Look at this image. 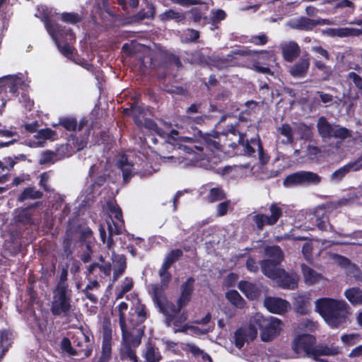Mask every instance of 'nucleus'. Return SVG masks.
<instances>
[{
    "mask_svg": "<svg viewBox=\"0 0 362 362\" xmlns=\"http://www.w3.org/2000/svg\"><path fill=\"white\" fill-rule=\"evenodd\" d=\"M212 24L215 25L226 17V12L222 9H212L211 11Z\"/></svg>",
    "mask_w": 362,
    "mask_h": 362,
    "instance_id": "nucleus-52",
    "label": "nucleus"
},
{
    "mask_svg": "<svg viewBox=\"0 0 362 362\" xmlns=\"http://www.w3.org/2000/svg\"><path fill=\"white\" fill-rule=\"evenodd\" d=\"M283 324L276 317L265 318L262 314L256 313L252 316L250 324L236 330L234 335L235 344L241 349L245 342L254 340L257 330H261V338L264 341H269L280 334Z\"/></svg>",
    "mask_w": 362,
    "mask_h": 362,
    "instance_id": "nucleus-1",
    "label": "nucleus"
},
{
    "mask_svg": "<svg viewBox=\"0 0 362 362\" xmlns=\"http://www.w3.org/2000/svg\"><path fill=\"white\" fill-rule=\"evenodd\" d=\"M274 280L281 288L293 290L298 286V278L296 274L288 273L284 269Z\"/></svg>",
    "mask_w": 362,
    "mask_h": 362,
    "instance_id": "nucleus-26",
    "label": "nucleus"
},
{
    "mask_svg": "<svg viewBox=\"0 0 362 362\" xmlns=\"http://www.w3.org/2000/svg\"><path fill=\"white\" fill-rule=\"evenodd\" d=\"M92 231L90 229H86L81 233V240L86 243V250L84 251L80 258L84 262L87 263L91 259L92 249L90 245V239L92 238Z\"/></svg>",
    "mask_w": 362,
    "mask_h": 362,
    "instance_id": "nucleus-32",
    "label": "nucleus"
},
{
    "mask_svg": "<svg viewBox=\"0 0 362 362\" xmlns=\"http://www.w3.org/2000/svg\"><path fill=\"white\" fill-rule=\"evenodd\" d=\"M50 178V173L49 172L43 173L40 175V185L45 190L50 191L51 189L48 186L47 182Z\"/></svg>",
    "mask_w": 362,
    "mask_h": 362,
    "instance_id": "nucleus-62",
    "label": "nucleus"
},
{
    "mask_svg": "<svg viewBox=\"0 0 362 362\" xmlns=\"http://www.w3.org/2000/svg\"><path fill=\"white\" fill-rule=\"evenodd\" d=\"M361 337L358 334H344L341 337V341L348 346L354 345L358 343Z\"/></svg>",
    "mask_w": 362,
    "mask_h": 362,
    "instance_id": "nucleus-53",
    "label": "nucleus"
},
{
    "mask_svg": "<svg viewBox=\"0 0 362 362\" xmlns=\"http://www.w3.org/2000/svg\"><path fill=\"white\" fill-rule=\"evenodd\" d=\"M230 208H231V202L229 200L219 203L216 206L217 216H225L227 214L228 211Z\"/></svg>",
    "mask_w": 362,
    "mask_h": 362,
    "instance_id": "nucleus-56",
    "label": "nucleus"
},
{
    "mask_svg": "<svg viewBox=\"0 0 362 362\" xmlns=\"http://www.w3.org/2000/svg\"><path fill=\"white\" fill-rule=\"evenodd\" d=\"M208 119V117L205 115H194V116H188V117H183V122L191 124H202L205 122V120Z\"/></svg>",
    "mask_w": 362,
    "mask_h": 362,
    "instance_id": "nucleus-50",
    "label": "nucleus"
},
{
    "mask_svg": "<svg viewBox=\"0 0 362 362\" xmlns=\"http://www.w3.org/2000/svg\"><path fill=\"white\" fill-rule=\"evenodd\" d=\"M322 177L312 171L300 170L288 175L284 185L286 187H308L318 185L322 182Z\"/></svg>",
    "mask_w": 362,
    "mask_h": 362,
    "instance_id": "nucleus-11",
    "label": "nucleus"
},
{
    "mask_svg": "<svg viewBox=\"0 0 362 362\" xmlns=\"http://www.w3.org/2000/svg\"><path fill=\"white\" fill-rule=\"evenodd\" d=\"M277 131L282 136H285V139H283L281 143L284 144H291L293 143V132L288 124H283L281 127L277 128Z\"/></svg>",
    "mask_w": 362,
    "mask_h": 362,
    "instance_id": "nucleus-39",
    "label": "nucleus"
},
{
    "mask_svg": "<svg viewBox=\"0 0 362 362\" xmlns=\"http://www.w3.org/2000/svg\"><path fill=\"white\" fill-rule=\"evenodd\" d=\"M42 21L60 52L66 57L70 56L72 54V47L69 43L75 40V35L72 30L69 28L53 23L46 13H44Z\"/></svg>",
    "mask_w": 362,
    "mask_h": 362,
    "instance_id": "nucleus-6",
    "label": "nucleus"
},
{
    "mask_svg": "<svg viewBox=\"0 0 362 362\" xmlns=\"http://www.w3.org/2000/svg\"><path fill=\"white\" fill-rule=\"evenodd\" d=\"M340 353V348L332 344L328 345L325 344L315 345L313 352L312 358L318 362H327V360L320 358V356H334Z\"/></svg>",
    "mask_w": 362,
    "mask_h": 362,
    "instance_id": "nucleus-22",
    "label": "nucleus"
},
{
    "mask_svg": "<svg viewBox=\"0 0 362 362\" xmlns=\"http://www.w3.org/2000/svg\"><path fill=\"white\" fill-rule=\"evenodd\" d=\"M280 263L269 260H262L260 262V266L262 273L267 277L275 279L284 269L278 267Z\"/></svg>",
    "mask_w": 362,
    "mask_h": 362,
    "instance_id": "nucleus-30",
    "label": "nucleus"
},
{
    "mask_svg": "<svg viewBox=\"0 0 362 362\" xmlns=\"http://www.w3.org/2000/svg\"><path fill=\"white\" fill-rule=\"evenodd\" d=\"M264 305L269 312L276 314L286 312L290 307L288 301L275 297H267L264 299Z\"/></svg>",
    "mask_w": 362,
    "mask_h": 362,
    "instance_id": "nucleus-23",
    "label": "nucleus"
},
{
    "mask_svg": "<svg viewBox=\"0 0 362 362\" xmlns=\"http://www.w3.org/2000/svg\"><path fill=\"white\" fill-rule=\"evenodd\" d=\"M249 42L255 45H264L268 42V37L265 34L252 35L250 37Z\"/></svg>",
    "mask_w": 362,
    "mask_h": 362,
    "instance_id": "nucleus-58",
    "label": "nucleus"
},
{
    "mask_svg": "<svg viewBox=\"0 0 362 362\" xmlns=\"http://www.w3.org/2000/svg\"><path fill=\"white\" fill-rule=\"evenodd\" d=\"M67 271L64 269L60 274L59 281L55 291H59L62 287H63V291H69L68 285L66 282L67 279Z\"/></svg>",
    "mask_w": 362,
    "mask_h": 362,
    "instance_id": "nucleus-60",
    "label": "nucleus"
},
{
    "mask_svg": "<svg viewBox=\"0 0 362 362\" xmlns=\"http://www.w3.org/2000/svg\"><path fill=\"white\" fill-rule=\"evenodd\" d=\"M71 303L69 291H63V287L59 291L54 290L51 306L52 313L54 315L69 317L71 313L74 311V306Z\"/></svg>",
    "mask_w": 362,
    "mask_h": 362,
    "instance_id": "nucleus-10",
    "label": "nucleus"
},
{
    "mask_svg": "<svg viewBox=\"0 0 362 362\" xmlns=\"http://www.w3.org/2000/svg\"><path fill=\"white\" fill-rule=\"evenodd\" d=\"M316 127L319 136L324 142H327L332 139L343 141L351 136V130L339 124H331L324 116L318 118Z\"/></svg>",
    "mask_w": 362,
    "mask_h": 362,
    "instance_id": "nucleus-8",
    "label": "nucleus"
},
{
    "mask_svg": "<svg viewBox=\"0 0 362 362\" xmlns=\"http://www.w3.org/2000/svg\"><path fill=\"white\" fill-rule=\"evenodd\" d=\"M185 350L192 353L194 356H202L203 360H209L211 361V357L200 349L197 346L192 343L185 344Z\"/></svg>",
    "mask_w": 362,
    "mask_h": 362,
    "instance_id": "nucleus-48",
    "label": "nucleus"
},
{
    "mask_svg": "<svg viewBox=\"0 0 362 362\" xmlns=\"http://www.w3.org/2000/svg\"><path fill=\"white\" fill-rule=\"evenodd\" d=\"M105 180H106V178H105V175L98 176L97 177V180H95L92 185H90L89 187H87L86 192L88 194H95V189L102 186L105 183Z\"/></svg>",
    "mask_w": 362,
    "mask_h": 362,
    "instance_id": "nucleus-55",
    "label": "nucleus"
},
{
    "mask_svg": "<svg viewBox=\"0 0 362 362\" xmlns=\"http://www.w3.org/2000/svg\"><path fill=\"white\" fill-rule=\"evenodd\" d=\"M301 269L303 275L305 279V282L307 284L312 285L320 281L322 278L320 274L317 273L313 269L309 267L305 264H301Z\"/></svg>",
    "mask_w": 362,
    "mask_h": 362,
    "instance_id": "nucleus-35",
    "label": "nucleus"
},
{
    "mask_svg": "<svg viewBox=\"0 0 362 362\" xmlns=\"http://www.w3.org/2000/svg\"><path fill=\"white\" fill-rule=\"evenodd\" d=\"M14 221L18 226H37L41 221V212L34 208V205L18 209L14 211Z\"/></svg>",
    "mask_w": 362,
    "mask_h": 362,
    "instance_id": "nucleus-14",
    "label": "nucleus"
},
{
    "mask_svg": "<svg viewBox=\"0 0 362 362\" xmlns=\"http://www.w3.org/2000/svg\"><path fill=\"white\" fill-rule=\"evenodd\" d=\"M226 297L233 305L238 308H242L245 305V300L235 290L227 292Z\"/></svg>",
    "mask_w": 362,
    "mask_h": 362,
    "instance_id": "nucleus-42",
    "label": "nucleus"
},
{
    "mask_svg": "<svg viewBox=\"0 0 362 362\" xmlns=\"http://www.w3.org/2000/svg\"><path fill=\"white\" fill-rule=\"evenodd\" d=\"M194 279L189 277L180 287L181 293L177 300L180 308L185 307L191 300L192 293L194 289Z\"/></svg>",
    "mask_w": 362,
    "mask_h": 362,
    "instance_id": "nucleus-24",
    "label": "nucleus"
},
{
    "mask_svg": "<svg viewBox=\"0 0 362 362\" xmlns=\"http://www.w3.org/2000/svg\"><path fill=\"white\" fill-rule=\"evenodd\" d=\"M110 250L112 252L111 259L113 264L112 281H115L124 274L127 268V261L124 255H117L114 249Z\"/></svg>",
    "mask_w": 362,
    "mask_h": 362,
    "instance_id": "nucleus-25",
    "label": "nucleus"
},
{
    "mask_svg": "<svg viewBox=\"0 0 362 362\" xmlns=\"http://www.w3.org/2000/svg\"><path fill=\"white\" fill-rule=\"evenodd\" d=\"M10 344L9 333L7 331L0 332V359L7 351Z\"/></svg>",
    "mask_w": 362,
    "mask_h": 362,
    "instance_id": "nucleus-46",
    "label": "nucleus"
},
{
    "mask_svg": "<svg viewBox=\"0 0 362 362\" xmlns=\"http://www.w3.org/2000/svg\"><path fill=\"white\" fill-rule=\"evenodd\" d=\"M349 305L344 300L322 298L315 301V310L332 328L344 327L349 321Z\"/></svg>",
    "mask_w": 362,
    "mask_h": 362,
    "instance_id": "nucleus-3",
    "label": "nucleus"
},
{
    "mask_svg": "<svg viewBox=\"0 0 362 362\" xmlns=\"http://www.w3.org/2000/svg\"><path fill=\"white\" fill-rule=\"evenodd\" d=\"M153 299L155 303L159 308L160 312L165 316V324L170 327V320L176 313H180L183 308L174 305L172 302L167 300L163 296L161 289L157 285L151 286Z\"/></svg>",
    "mask_w": 362,
    "mask_h": 362,
    "instance_id": "nucleus-9",
    "label": "nucleus"
},
{
    "mask_svg": "<svg viewBox=\"0 0 362 362\" xmlns=\"http://www.w3.org/2000/svg\"><path fill=\"white\" fill-rule=\"evenodd\" d=\"M110 217L111 221H107L108 237L106 238V231L103 226L99 228L100 237L102 242L106 244L108 250L115 246L114 235H120L125 230L124 221L122 218L121 209L117 204H110Z\"/></svg>",
    "mask_w": 362,
    "mask_h": 362,
    "instance_id": "nucleus-7",
    "label": "nucleus"
},
{
    "mask_svg": "<svg viewBox=\"0 0 362 362\" xmlns=\"http://www.w3.org/2000/svg\"><path fill=\"white\" fill-rule=\"evenodd\" d=\"M226 197L224 191L220 187H214L210 189L206 199L209 202L213 203L221 201Z\"/></svg>",
    "mask_w": 362,
    "mask_h": 362,
    "instance_id": "nucleus-44",
    "label": "nucleus"
},
{
    "mask_svg": "<svg viewBox=\"0 0 362 362\" xmlns=\"http://www.w3.org/2000/svg\"><path fill=\"white\" fill-rule=\"evenodd\" d=\"M24 84L17 75H8L0 78V93L4 89L8 88L11 93H16L18 86Z\"/></svg>",
    "mask_w": 362,
    "mask_h": 362,
    "instance_id": "nucleus-29",
    "label": "nucleus"
},
{
    "mask_svg": "<svg viewBox=\"0 0 362 362\" xmlns=\"http://www.w3.org/2000/svg\"><path fill=\"white\" fill-rule=\"evenodd\" d=\"M42 196L43 193L41 191L37 190L34 186H30L22 191L18 196L17 200L19 202H23L25 200L40 199Z\"/></svg>",
    "mask_w": 362,
    "mask_h": 362,
    "instance_id": "nucleus-33",
    "label": "nucleus"
},
{
    "mask_svg": "<svg viewBox=\"0 0 362 362\" xmlns=\"http://www.w3.org/2000/svg\"><path fill=\"white\" fill-rule=\"evenodd\" d=\"M128 305L125 302H121L118 305L119 324L122 334V347L120 351L122 359H129L132 362H137L135 349L141 344L143 337V331L141 327L130 332L132 326L127 325L124 312L127 310Z\"/></svg>",
    "mask_w": 362,
    "mask_h": 362,
    "instance_id": "nucleus-4",
    "label": "nucleus"
},
{
    "mask_svg": "<svg viewBox=\"0 0 362 362\" xmlns=\"http://www.w3.org/2000/svg\"><path fill=\"white\" fill-rule=\"evenodd\" d=\"M144 126L155 132L157 134L165 136V134L169 136V138L177 142L179 148L183 149L186 153L191 154L196 149L199 152L206 155L205 151L214 152L220 148V143L218 138L212 134H202L200 131L199 140L195 141L193 138L188 136H179L177 131L172 129L169 134H166L163 129L158 127V125L151 119H145Z\"/></svg>",
    "mask_w": 362,
    "mask_h": 362,
    "instance_id": "nucleus-2",
    "label": "nucleus"
},
{
    "mask_svg": "<svg viewBox=\"0 0 362 362\" xmlns=\"http://www.w3.org/2000/svg\"><path fill=\"white\" fill-rule=\"evenodd\" d=\"M362 156L356 160L349 162V163L339 168L333 172L329 176V182L333 184L339 183L346 175L350 172L358 171L362 169Z\"/></svg>",
    "mask_w": 362,
    "mask_h": 362,
    "instance_id": "nucleus-16",
    "label": "nucleus"
},
{
    "mask_svg": "<svg viewBox=\"0 0 362 362\" xmlns=\"http://www.w3.org/2000/svg\"><path fill=\"white\" fill-rule=\"evenodd\" d=\"M59 124L68 131H74L77 127V121L74 117H65L60 119Z\"/></svg>",
    "mask_w": 362,
    "mask_h": 362,
    "instance_id": "nucleus-49",
    "label": "nucleus"
},
{
    "mask_svg": "<svg viewBox=\"0 0 362 362\" xmlns=\"http://www.w3.org/2000/svg\"><path fill=\"white\" fill-rule=\"evenodd\" d=\"M187 316L183 313H176L173 320H170V326L173 325L175 327V332H185L187 333L188 330L192 331V333L196 334H205L211 331V328H205V329H199L195 326H189L187 325H185L181 326V325L186 321Z\"/></svg>",
    "mask_w": 362,
    "mask_h": 362,
    "instance_id": "nucleus-15",
    "label": "nucleus"
},
{
    "mask_svg": "<svg viewBox=\"0 0 362 362\" xmlns=\"http://www.w3.org/2000/svg\"><path fill=\"white\" fill-rule=\"evenodd\" d=\"M265 255L269 257L267 260L281 263L284 259L283 252L279 246H269L265 248Z\"/></svg>",
    "mask_w": 362,
    "mask_h": 362,
    "instance_id": "nucleus-38",
    "label": "nucleus"
},
{
    "mask_svg": "<svg viewBox=\"0 0 362 362\" xmlns=\"http://www.w3.org/2000/svg\"><path fill=\"white\" fill-rule=\"evenodd\" d=\"M327 19L314 20L306 17H300L288 22L287 25L292 29L300 30H311L317 25H329Z\"/></svg>",
    "mask_w": 362,
    "mask_h": 362,
    "instance_id": "nucleus-19",
    "label": "nucleus"
},
{
    "mask_svg": "<svg viewBox=\"0 0 362 362\" xmlns=\"http://www.w3.org/2000/svg\"><path fill=\"white\" fill-rule=\"evenodd\" d=\"M182 255V251L181 250H173L165 257L164 262L171 267Z\"/></svg>",
    "mask_w": 362,
    "mask_h": 362,
    "instance_id": "nucleus-54",
    "label": "nucleus"
},
{
    "mask_svg": "<svg viewBox=\"0 0 362 362\" xmlns=\"http://www.w3.org/2000/svg\"><path fill=\"white\" fill-rule=\"evenodd\" d=\"M160 18L163 21L175 20L176 22H180L185 19V15L182 11L169 9L160 14Z\"/></svg>",
    "mask_w": 362,
    "mask_h": 362,
    "instance_id": "nucleus-41",
    "label": "nucleus"
},
{
    "mask_svg": "<svg viewBox=\"0 0 362 362\" xmlns=\"http://www.w3.org/2000/svg\"><path fill=\"white\" fill-rule=\"evenodd\" d=\"M74 346L76 356L82 358L89 356L93 350L92 342L89 337L82 332L75 336Z\"/></svg>",
    "mask_w": 362,
    "mask_h": 362,
    "instance_id": "nucleus-17",
    "label": "nucleus"
},
{
    "mask_svg": "<svg viewBox=\"0 0 362 362\" xmlns=\"http://www.w3.org/2000/svg\"><path fill=\"white\" fill-rule=\"evenodd\" d=\"M102 354L99 362H107L111 356L112 329L110 322L103 325Z\"/></svg>",
    "mask_w": 362,
    "mask_h": 362,
    "instance_id": "nucleus-18",
    "label": "nucleus"
},
{
    "mask_svg": "<svg viewBox=\"0 0 362 362\" xmlns=\"http://www.w3.org/2000/svg\"><path fill=\"white\" fill-rule=\"evenodd\" d=\"M146 317L147 313L145 305L143 304H138L136 306L134 312L130 313V317L127 322V325H131L132 326L133 329H130V332H133V330L141 327L144 334V326L142 324L146 320Z\"/></svg>",
    "mask_w": 362,
    "mask_h": 362,
    "instance_id": "nucleus-21",
    "label": "nucleus"
},
{
    "mask_svg": "<svg viewBox=\"0 0 362 362\" xmlns=\"http://www.w3.org/2000/svg\"><path fill=\"white\" fill-rule=\"evenodd\" d=\"M199 37V32L198 30L187 28L183 30L180 40L183 43L194 42Z\"/></svg>",
    "mask_w": 362,
    "mask_h": 362,
    "instance_id": "nucleus-43",
    "label": "nucleus"
},
{
    "mask_svg": "<svg viewBox=\"0 0 362 362\" xmlns=\"http://www.w3.org/2000/svg\"><path fill=\"white\" fill-rule=\"evenodd\" d=\"M63 21L70 23H76L81 21L78 14L74 13H64L62 14Z\"/></svg>",
    "mask_w": 362,
    "mask_h": 362,
    "instance_id": "nucleus-59",
    "label": "nucleus"
},
{
    "mask_svg": "<svg viewBox=\"0 0 362 362\" xmlns=\"http://www.w3.org/2000/svg\"><path fill=\"white\" fill-rule=\"evenodd\" d=\"M280 47L284 59L288 62H292L300 53V47L294 41L283 42Z\"/></svg>",
    "mask_w": 362,
    "mask_h": 362,
    "instance_id": "nucleus-28",
    "label": "nucleus"
},
{
    "mask_svg": "<svg viewBox=\"0 0 362 362\" xmlns=\"http://www.w3.org/2000/svg\"><path fill=\"white\" fill-rule=\"evenodd\" d=\"M335 7L346 9L345 12L347 14L352 13L355 8L354 3L349 0H339L335 4Z\"/></svg>",
    "mask_w": 362,
    "mask_h": 362,
    "instance_id": "nucleus-51",
    "label": "nucleus"
},
{
    "mask_svg": "<svg viewBox=\"0 0 362 362\" xmlns=\"http://www.w3.org/2000/svg\"><path fill=\"white\" fill-rule=\"evenodd\" d=\"M346 299L353 305H362V290L357 287L346 289L344 291Z\"/></svg>",
    "mask_w": 362,
    "mask_h": 362,
    "instance_id": "nucleus-36",
    "label": "nucleus"
},
{
    "mask_svg": "<svg viewBox=\"0 0 362 362\" xmlns=\"http://www.w3.org/2000/svg\"><path fill=\"white\" fill-rule=\"evenodd\" d=\"M153 12L151 8H149L147 11L144 10L140 11L137 14L134 16V21H142L146 18H150L153 16Z\"/></svg>",
    "mask_w": 362,
    "mask_h": 362,
    "instance_id": "nucleus-63",
    "label": "nucleus"
},
{
    "mask_svg": "<svg viewBox=\"0 0 362 362\" xmlns=\"http://www.w3.org/2000/svg\"><path fill=\"white\" fill-rule=\"evenodd\" d=\"M226 136H234L237 137V142L233 141L232 144H228L232 148H240L243 153L248 156L255 157L257 155L261 163L264 164L269 161V156L264 153L262 146L261 144L259 138L255 137L248 139L246 134L239 132L236 128L231 126L226 133Z\"/></svg>",
    "mask_w": 362,
    "mask_h": 362,
    "instance_id": "nucleus-5",
    "label": "nucleus"
},
{
    "mask_svg": "<svg viewBox=\"0 0 362 362\" xmlns=\"http://www.w3.org/2000/svg\"><path fill=\"white\" fill-rule=\"evenodd\" d=\"M74 240V233L71 230H67L64 239L63 240V251L64 255L66 258H69L72 255V244Z\"/></svg>",
    "mask_w": 362,
    "mask_h": 362,
    "instance_id": "nucleus-40",
    "label": "nucleus"
},
{
    "mask_svg": "<svg viewBox=\"0 0 362 362\" xmlns=\"http://www.w3.org/2000/svg\"><path fill=\"white\" fill-rule=\"evenodd\" d=\"M316 342L315 337L311 334H299L292 341V349L300 356L312 357Z\"/></svg>",
    "mask_w": 362,
    "mask_h": 362,
    "instance_id": "nucleus-13",
    "label": "nucleus"
},
{
    "mask_svg": "<svg viewBox=\"0 0 362 362\" xmlns=\"http://www.w3.org/2000/svg\"><path fill=\"white\" fill-rule=\"evenodd\" d=\"M55 156H56V155L53 152H50V151L44 152V153H42V154L41 156L40 163L41 164L53 163V160Z\"/></svg>",
    "mask_w": 362,
    "mask_h": 362,
    "instance_id": "nucleus-64",
    "label": "nucleus"
},
{
    "mask_svg": "<svg viewBox=\"0 0 362 362\" xmlns=\"http://www.w3.org/2000/svg\"><path fill=\"white\" fill-rule=\"evenodd\" d=\"M87 141V136L78 138L76 135L71 134L67 141L66 148H70L72 151H79L86 147Z\"/></svg>",
    "mask_w": 362,
    "mask_h": 362,
    "instance_id": "nucleus-34",
    "label": "nucleus"
},
{
    "mask_svg": "<svg viewBox=\"0 0 362 362\" xmlns=\"http://www.w3.org/2000/svg\"><path fill=\"white\" fill-rule=\"evenodd\" d=\"M61 347L64 352L69 356H76L74 346H71V341L68 338H64L61 342Z\"/></svg>",
    "mask_w": 362,
    "mask_h": 362,
    "instance_id": "nucleus-57",
    "label": "nucleus"
},
{
    "mask_svg": "<svg viewBox=\"0 0 362 362\" xmlns=\"http://www.w3.org/2000/svg\"><path fill=\"white\" fill-rule=\"evenodd\" d=\"M117 166L122 173L123 180L125 183L128 182L132 177L136 174H140L141 176L143 175L139 169L136 167V164L133 163L125 155L120 157Z\"/></svg>",
    "mask_w": 362,
    "mask_h": 362,
    "instance_id": "nucleus-20",
    "label": "nucleus"
},
{
    "mask_svg": "<svg viewBox=\"0 0 362 362\" xmlns=\"http://www.w3.org/2000/svg\"><path fill=\"white\" fill-rule=\"evenodd\" d=\"M269 212V215L259 213L250 216L252 221L259 230H262L266 226H272L275 225L283 214L282 209L276 203L270 205Z\"/></svg>",
    "mask_w": 362,
    "mask_h": 362,
    "instance_id": "nucleus-12",
    "label": "nucleus"
},
{
    "mask_svg": "<svg viewBox=\"0 0 362 362\" xmlns=\"http://www.w3.org/2000/svg\"><path fill=\"white\" fill-rule=\"evenodd\" d=\"M309 67L310 59L307 55L303 56L290 67L289 73L295 78H303L306 76Z\"/></svg>",
    "mask_w": 362,
    "mask_h": 362,
    "instance_id": "nucleus-27",
    "label": "nucleus"
},
{
    "mask_svg": "<svg viewBox=\"0 0 362 362\" xmlns=\"http://www.w3.org/2000/svg\"><path fill=\"white\" fill-rule=\"evenodd\" d=\"M296 131L300 135L301 139L308 141L312 139V128L304 123L298 124L296 127Z\"/></svg>",
    "mask_w": 362,
    "mask_h": 362,
    "instance_id": "nucleus-47",
    "label": "nucleus"
},
{
    "mask_svg": "<svg viewBox=\"0 0 362 362\" xmlns=\"http://www.w3.org/2000/svg\"><path fill=\"white\" fill-rule=\"evenodd\" d=\"M238 288L247 296L253 300L258 296V289L256 285L248 281H243L238 284Z\"/></svg>",
    "mask_w": 362,
    "mask_h": 362,
    "instance_id": "nucleus-37",
    "label": "nucleus"
},
{
    "mask_svg": "<svg viewBox=\"0 0 362 362\" xmlns=\"http://www.w3.org/2000/svg\"><path fill=\"white\" fill-rule=\"evenodd\" d=\"M315 66L322 72V80L329 81L333 74V70L331 66H327L324 62L316 60L314 62Z\"/></svg>",
    "mask_w": 362,
    "mask_h": 362,
    "instance_id": "nucleus-45",
    "label": "nucleus"
},
{
    "mask_svg": "<svg viewBox=\"0 0 362 362\" xmlns=\"http://www.w3.org/2000/svg\"><path fill=\"white\" fill-rule=\"evenodd\" d=\"M201 103H193L186 109V115L184 117L194 116L196 114L201 113Z\"/></svg>",
    "mask_w": 362,
    "mask_h": 362,
    "instance_id": "nucleus-61",
    "label": "nucleus"
},
{
    "mask_svg": "<svg viewBox=\"0 0 362 362\" xmlns=\"http://www.w3.org/2000/svg\"><path fill=\"white\" fill-rule=\"evenodd\" d=\"M142 357L145 359V362H159L162 359L159 349L151 342L146 345Z\"/></svg>",
    "mask_w": 362,
    "mask_h": 362,
    "instance_id": "nucleus-31",
    "label": "nucleus"
}]
</instances>
